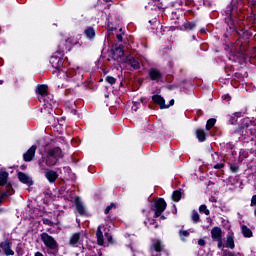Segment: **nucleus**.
Returning <instances> with one entry per match:
<instances>
[{"label": "nucleus", "instance_id": "f257e3e1", "mask_svg": "<svg viewBox=\"0 0 256 256\" xmlns=\"http://www.w3.org/2000/svg\"><path fill=\"white\" fill-rule=\"evenodd\" d=\"M61 157H63V152L60 148H54L49 150L46 159L45 157H42V160H39L38 165L42 171H45L47 167H53V165H56L58 159H61Z\"/></svg>", "mask_w": 256, "mask_h": 256}, {"label": "nucleus", "instance_id": "f03ea898", "mask_svg": "<svg viewBox=\"0 0 256 256\" xmlns=\"http://www.w3.org/2000/svg\"><path fill=\"white\" fill-rule=\"evenodd\" d=\"M59 75H64V79H66V81H75L83 77V74L79 68H77V70L69 69L67 72L59 71Z\"/></svg>", "mask_w": 256, "mask_h": 256}, {"label": "nucleus", "instance_id": "7ed1b4c3", "mask_svg": "<svg viewBox=\"0 0 256 256\" xmlns=\"http://www.w3.org/2000/svg\"><path fill=\"white\" fill-rule=\"evenodd\" d=\"M41 241L48 249L55 250L58 247L57 240L47 233L41 234Z\"/></svg>", "mask_w": 256, "mask_h": 256}, {"label": "nucleus", "instance_id": "20e7f679", "mask_svg": "<svg viewBox=\"0 0 256 256\" xmlns=\"http://www.w3.org/2000/svg\"><path fill=\"white\" fill-rule=\"evenodd\" d=\"M112 55L115 61H118L119 63H123L124 59H127V57H125L123 45L116 46L114 49H112Z\"/></svg>", "mask_w": 256, "mask_h": 256}, {"label": "nucleus", "instance_id": "39448f33", "mask_svg": "<svg viewBox=\"0 0 256 256\" xmlns=\"http://www.w3.org/2000/svg\"><path fill=\"white\" fill-rule=\"evenodd\" d=\"M155 217H161V213L167 209V202L163 198H159L154 203Z\"/></svg>", "mask_w": 256, "mask_h": 256}, {"label": "nucleus", "instance_id": "423d86ee", "mask_svg": "<svg viewBox=\"0 0 256 256\" xmlns=\"http://www.w3.org/2000/svg\"><path fill=\"white\" fill-rule=\"evenodd\" d=\"M123 63L130 65V67H133L134 69H141V61L133 56H126Z\"/></svg>", "mask_w": 256, "mask_h": 256}, {"label": "nucleus", "instance_id": "0eeeda50", "mask_svg": "<svg viewBox=\"0 0 256 256\" xmlns=\"http://www.w3.org/2000/svg\"><path fill=\"white\" fill-rule=\"evenodd\" d=\"M11 242L9 240H6L0 244V249L4 251V255L10 256V255H15V251L11 249Z\"/></svg>", "mask_w": 256, "mask_h": 256}, {"label": "nucleus", "instance_id": "6e6552de", "mask_svg": "<svg viewBox=\"0 0 256 256\" xmlns=\"http://www.w3.org/2000/svg\"><path fill=\"white\" fill-rule=\"evenodd\" d=\"M75 207L79 215H87V208L85 207V204H83V201H81V198H75Z\"/></svg>", "mask_w": 256, "mask_h": 256}, {"label": "nucleus", "instance_id": "1a4fd4ad", "mask_svg": "<svg viewBox=\"0 0 256 256\" xmlns=\"http://www.w3.org/2000/svg\"><path fill=\"white\" fill-rule=\"evenodd\" d=\"M152 101H154L156 105H159L160 109H169V105L165 104V98H163L161 95H153Z\"/></svg>", "mask_w": 256, "mask_h": 256}, {"label": "nucleus", "instance_id": "9d476101", "mask_svg": "<svg viewBox=\"0 0 256 256\" xmlns=\"http://www.w3.org/2000/svg\"><path fill=\"white\" fill-rule=\"evenodd\" d=\"M37 151V146L32 145L26 153H24V161H33V157H35V152Z\"/></svg>", "mask_w": 256, "mask_h": 256}, {"label": "nucleus", "instance_id": "9b49d317", "mask_svg": "<svg viewBox=\"0 0 256 256\" xmlns=\"http://www.w3.org/2000/svg\"><path fill=\"white\" fill-rule=\"evenodd\" d=\"M18 179L21 183H24V185H28V187H31V185H33V179H31L29 175L23 172L18 173Z\"/></svg>", "mask_w": 256, "mask_h": 256}, {"label": "nucleus", "instance_id": "f8f14e48", "mask_svg": "<svg viewBox=\"0 0 256 256\" xmlns=\"http://www.w3.org/2000/svg\"><path fill=\"white\" fill-rule=\"evenodd\" d=\"M149 77L152 81L159 82L161 81V77H163V74L158 69L151 68L149 70Z\"/></svg>", "mask_w": 256, "mask_h": 256}, {"label": "nucleus", "instance_id": "ddd939ff", "mask_svg": "<svg viewBox=\"0 0 256 256\" xmlns=\"http://www.w3.org/2000/svg\"><path fill=\"white\" fill-rule=\"evenodd\" d=\"M81 243V233H74L70 237L69 245H71L72 247H78V245H81Z\"/></svg>", "mask_w": 256, "mask_h": 256}, {"label": "nucleus", "instance_id": "4468645a", "mask_svg": "<svg viewBox=\"0 0 256 256\" xmlns=\"http://www.w3.org/2000/svg\"><path fill=\"white\" fill-rule=\"evenodd\" d=\"M50 63L52 65V67H54V69H59V67H61V65H63V60H61L60 56L53 55L50 58Z\"/></svg>", "mask_w": 256, "mask_h": 256}, {"label": "nucleus", "instance_id": "2eb2a0df", "mask_svg": "<svg viewBox=\"0 0 256 256\" xmlns=\"http://www.w3.org/2000/svg\"><path fill=\"white\" fill-rule=\"evenodd\" d=\"M45 177L49 181V183H55V181H57V178L59 177V175L55 171L47 170L45 173Z\"/></svg>", "mask_w": 256, "mask_h": 256}, {"label": "nucleus", "instance_id": "dca6fc26", "mask_svg": "<svg viewBox=\"0 0 256 256\" xmlns=\"http://www.w3.org/2000/svg\"><path fill=\"white\" fill-rule=\"evenodd\" d=\"M211 237L212 239H214V241H220V239H222V231L221 228L219 227H214L211 230Z\"/></svg>", "mask_w": 256, "mask_h": 256}, {"label": "nucleus", "instance_id": "f3484780", "mask_svg": "<svg viewBox=\"0 0 256 256\" xmlns=\"http://www.w3.org/2000/svg\"><path fill=\"white\" fill-rule=\"evenodd\" d=\"M103 227H105V226H103V225L98 226L97 231H96L98 245H103V243H104L103 231H102Z\"/></svg>", "mask_w": 256, "mask_h": 256}, {"label": "nucleus", "instance_id": "a211bd4d", "mask_svg": "<svg viewBox=\"0 0 256 256\" xmlns=\"http://www.w3.org/2000/svg\"><path fill=\"white\" fill-rule=\"evenodd\" d=\"M152 247L155 251H157V253H161V251H163V242H161V240H154Z\"/></svg>", "mask_w": 256, "mask_h": 256}, {"label": "nucleus", "instance_id": "6ab92c4d", "mask_svg": "<svg viewBox=\"0 0 256 256\" xmlns=\"http://www.w3.org/2000/svg\"><path fill=\"white\" fill-rule=\"evenodd\" d=\"M226 247L229 249H235V240L233 239V234L227 235Z\"/></svg>", "mask_w": 256, "mask_h": 256}, {"label": "nucleus", "instance_id": "aec40b11", "mask_svg": "<svg viewBox=\"0 0 256 256\" xmlns=\"http://www.w3.org/2000/svg\"><path fill=\"white\" fill-rule=\"evenodd\" d=\"M241 230H242V235L244 237H248V238L253 237V232L251 231V229H249V227L243 225L241 227Z\"/></svg>", "mask_w": 256, "mask_h": 256}, {"label": "nucleus", "instance_id": "412c9836", "mask_svg": "<svg viewBox=\"0 0 256 256\" xmlns=\"http://www.w3.org/2000/svg\"><path fill=\"white\" fill-rule=\"evenodd\" d=\"M47 89H48L47 85H45V84L39 85L37 87V93H39V95H42V97H43V96L47 95Z\"/></svg>", "mask_w": 256, "mask_h": 256}, {"label": "nucleus", "instance_id": "4be33fe9", "mask_svg": "<svg viewBox=\"0 0 256 256\" xmlns=\"http://www.w3.org/2000/svg\"><path fill=\"white\" fill-rule=\"evenodd\" d=\"M8 177H9V173L5 171H0V186L5 185V183H7Z\"/></svg>", "mask_w": 256, "mask_h": 256}, {"label": "nucleus", "instance_id": "5701e85b", "mask_svg": "<svg viewBox=\"0 0 256 256\" xmlns=\"http://www.w3.org/2000/svg\"><path fill=\"white\" fill-rule=\"evenodd\" d=\"M196 136L199 141L201 142L205 141V130L198 129L196 131Z\"/></svg>", "mask_w": 256, "mask_h": 256}, {"label": "nucleus", "instance_id": "b1692460", "mask_svg": "<svg viewBox=\"0 0 256 256\" xmlns=\"http://www.w3.org/2000/svg\"><path fill=\"white\" fill-rule=\"evenodd\" d=\"M85 35H86V37H88V39H93L95 37V29L87 28L85 30Z\"/></svg>", "mask_w": 256, "mask_h": 256}, {"label": "nucleus", "instance_id": "393cba45", "mask_svg": "<svg viewBox=\"0 0 256 256\" xmlns=\"http://www.w3.org/2000/svg\"><path fill=\"white\" fill-rule=\"evenodd\" d=\"M12 194H13V188L9 187L6 192H4L3 194H0V203L3 197H11Z\"/></svg>", "mask_w": 256, "mask_h": 256}, {"label": "nucleus", "instance_id": "a878e982", "mask_svg": "<svg viewBox=\"0 0 256 256\" xmlns=\"http://www.w3.org/2000/svg\"><path fill=\"white\" fill-rule=\"evenodd\" d=\"M172 199L173 201L179 202L181 201V192L180 191H174L173 195H172Z\"/></svg>", "mask_w": 256, "mask_h": 256}, {"label": "nucleus", "instance_id": "bb28decb", "mask_svg": "<svg viewBox=\"0 0 256 256\" xmlns=\"http://www.w3.org/2000/svg\"><path fill=\"white\" fill-rule=\"evenodd\" d=\"M216 121H217V120H215V119H213V118H211V119H209V120L207 121V123H206V129H207V131H209V129H211V128L215 125Z\"/></svg>", "mask_w": 256, "mask_h": 256}, {"label": "nucleus", "instance_id": "cd10ccee", "mask_svg": "<svg viewBox=\"0 0 256 256\" xmlns=\"http://www.w3.org/2000/svg\"><path fill=\"white\" fill-rule=\"evenodd\" d=\"M199 211H200V213H205L206 215H210V211H209V209H207V206L206 205H201L200 207H199Z\"/></svg>", "mask_w": 256, "mask_h": 256}, {"label": "nucleus", "instance_id": "c85d7f7f", "mask_svg": "<svg viewBox=\"0 0 256 256\" xmlns=\"http://www.w3.org/2000/svg\"><path fill=\"white\" fill-rule=\"evenodd\" d=\"M199 213L197 211H193L192 213V221H194V223H199Z\"/></svg>", "mask_w": 256, "mask_h": 256}, {"label": "nucleus", "instance_id": "c756f323", "mask_svg": "<svg viewBox=\"0 0 256 256\" xmlns=\"http://www.w3.org/2000/svg\"><path fill=\"white\" fill-rule=\"evenodd\" d=\"M106 81H107V83H109L110 85H115V83H116V79L113 77V76H107L106 77Z\"/></svg>", "mask_w": 256, "mask_h": 256}, {"label": "nucleus", "instance_id": "7c9ffc66", "mask_svg": "<svg viewBox=\"0 0 256 256\" xmlns=\"http://www.w3.org/2000/svg\"><path fill=\"white\" fill-rule=\"evenodd\" d=\"M185 29H188L189 31H191L192 29H195V23H193V22L186 23Z\"/></svg>", "mask_w": 256, "mask_h": 256}, {"label": "nucleus", "instance_id": "2f4dec72", "mask_svg": "<svg viewBox=\"0 0 256 256\" xmlns=\"http://www.w3.org/2000/svg\"><path fill=\"white\" fill-rule=\"evenodd\" d=\"M116 205L115 204H110L106 209H105V214L107 215L109 213V211H111V209H116Z\"/></svg>", "mask_w": 256, "mask_h": 256}, {"label": "nucleus", "instance_id": "473e14b6", "mask_svg": "<svg viewBox=\"0 0 256 256\" xmlns=\"http://www.w3.org/2000/svg\"><path fill=\"white\" fill-rule=\"evenodd\" d=\"M230 169H231V172L232 173H237V171H239V166L235 165V164H232L230 166Z\"/></svg>", "mask_w": 256, "mask_h": 256}, {"label": "nucleus", "instance_id": "72a5a7b5", "mask_svg": "<svg viewBox=\"0 0 256 256\" xmlns=\"http://www.w3.org/2000/svg\"><path fill=\"white\" fill-rule=\"evenodd\" d=\"M180 237H189V231L187 230L180 231Z\"/></svg>", "mask_w": 256, "mask_h": 256}, {"label": "nucleus", "instance_id": "f704fd0d", "mask_svg": "<svg viewBox=\"0 0 256 256\" xmlns=\"http://www.w3.org/2000/svg\"><path fill=\"white\" fill-rule=\"evenodd\" d=\"M105 237L108 240V243H113V238L111 237V235H109V233L105 232Z\"/></svg>", "mask_w": 256, "mask_h": 256}, {"label": "nucleus", "instance_id": "c9c22d12", "mask_svg": "<svg viewBox=\"0 0 256 256\" xmlns=\"http://www.w3.org/2000/svg\"><path fill=\"white\" fill-rule=\"evenodd\" d=\"M44 107H46V108H47V107H51V109H53L54 107H57V103H55V102H54L53 104H51V103H50V104L46 103V104L44 105Z\"/></svg>", "mask_w": 256, "mask_h": 256}, {"label": "nucleus", "instance_id": "e433bc0d", "mask_svg": "<svg viewBox=\"0 0 256 256\" xmlns=\"http://www.w3.org/2000/svg\"><path fill=\"white\" fill-rule=\"evenodd\" d=\"M225 165L223 163H218L216 165H214V169H223Z\"/></svg>", "mask_w": 256, "mask_h": 256}, {"label": "nucleus", "instance_id": "4c0bfd02", "mask_svg": "<svg viewBox=\"0 0 256 256\" xmlns=\"http://www.w3.org/2000/svg\"><path fill=\"white\" fill-rule=\"evenodd\" d=\"M198 245H200V247H204V245H205V240L199 239V240H198Z\"/></svg>", "mask_w": 256, "mask_h": 256}, {"label": "nucleus", "instance_id": "58836bf2", "mask_svg": "<svg viewBox=\"0 0 256 256\" xmlns=\"http://www.w3.org/2000/svg\"><path fill=\"white\" fill-rule=\"evenodd\" d=\"M216 241H218V248L223 249V241L221 239Z\"/></svg>", "mask_w": 256, "mask_h": 256}, {"label": "nucleus", "instance_id": "ea45409f", "mask_svg": "<svg viewBox=\"0 0 256 256\" xmlns=\"http://www.w3.org/2000/svg\"><path fill=\"white\" fill-rule=\"evenodd\" d=\"M251 205H252V206H255V205H256V195H254V196L252 197Z\"/></svg>", "mask_w": 256, "mask_h": 256}, {"label": "nucleus", "instance_id": "a19ab883", "mask_svg": "<svg viewBox=\"0 0 256 256\" xmlns=\"http://www.w3.org/2000/svg\"><path fill=\"white\" fill-rule=\"evenodd\" d=\"M117 39H118V41H123V34H117Z\"/></svg>", "mask_w": 256, "mask_h": 256}, {"label": "nucleus", "instance_id": "79ce46f5", "mask_svg": "<svg viewBox=\"0 0 256 256\" xmlns=\"http://www.w3.org/2000/svg\"><path fill=\"white\" fill-rule=\"evenodd\" d=\"M107 29H108V31H113V26H111V23H108Z\"/></svg>", "mask_w": 256, "mask_h": 256}, {"label": "nucleus", "instance_id": "37998d69", "mask_svg": "<svg viewBox=\"0 0 256 256\" xmlns=\"http://www.w3.org/2000/svg\"><path fill=\"white\" fill-rule=\"evenodd\" d=\"M222 98L224 99V101H225V100H226V101H229L230 96H229V95H224Z\"/></svg>", "mask_w": 256, "mask_h": 256}, {"label": "nucleus", "instance_id": "c03bdc74", "mask_svg": "<svg viewBox=\"0 0 256 256\" xmlns=\"http://www.w3.org/2000/svg\"><path fill=\"white\" fill-rule=\"evenodd\" d=\"M227 256H241V254L238 253V254L236 255L235 253H228Z\"/></svg>", "mask_w": 256, "mask_h": 256}, {"label": "nucleus", "instance_id": "a18cd8bd", "mask_svg": "<svg viewBox=\"0 0 256 256\" xmlns=\"http://www.w3.org/2000/svg\"><path fill=\"white\" fill-rule=\"evenodd\" d=\"M171 105H175V100H170V104L168 106L171 107Z\"/></svg>", "mask_w": 256, "mask_h": 256}, {"label": "nucleus", "instance_id": "49530a36", "mask_svg": "<svg viewBox=\"0 0 256 256\" xmlns=\"http://www.w3.org/2000/svg\"><path fill=\"white\" fill-rule=\"evenodd\" d=\"M35 256H43V253H41V252H36V253H35Z\"/></svg>", "mask_w": 256, "mask_h": 256}, {"label": "nucleus", "instance_id": "de8ad7c7", "mask_svg": "<svg viewBox=\"0 0 256 256\" xmlns=\"http://www.w3.org/2000/svg\"><path fill=\"white\" fill-rule=\"evenodd\" d=\"M132 110L137 111V106L135 104H134V106H132Z\"/></svg>", "mask_w": 256, "mask_h": 256}, {"label": "nucleus", "instance_id": "09e8293b", "mask_svg": "<svg viewBox=\"0 0 256 256\" xmlns=\"http://www.w3.org/2000/svg\"><path fill=\"white\" fill-rule=\"evenodd\" d=\"M44 223H46L47 225H49V223H51L49 220H45Z\"/></svg>", "mask_w": 256, "mask_h": 256}, {"label": "nucleus", "instance_id": "8fccbe9b", "mask_svg": "<svg viewBox=\"0 0 256 256\" xmlns=\"http://www.w3.org/2000/svg\"><path fill=\"white\" fill-rule=\"evenodd\" d=\"M243 153H245V151H242V152L240 153V157H243Z\"/></svg>", "mask_w": 256, "mask_h": 256}, {"label": "nucleus", "instance_id": "3c124183", "mask_svg": "<svg viewBox=\"0 0 256 256\" xmlns=\"http://www.w3.org/2000/svg\"><path fill=\"white\" fill-rule=\"evenodd\" d=\"M161 219H165V216H161Z\"/></svg>", "mask_w": 256, "mask_h": 256}, {"label": "nucleus", "instance_id": "603ef678", "mask_svg": "<svg viewBox=\"0 0 256 256\" xmlns=\"http://www.w3.org/2000/svg\"><path fill=\"white\" fill-rule=\"evenodd\" d=\"M106 2H109V1H111V0H105Z\"/></svg>", "mask_w": 256, "mask_h": 256}, {"label": "nucleus", "instance_id": "864d4df0", "mask_svg": "<svg viewBox=\"0 0 256 256\" xmlns=\"http://www.w3.org/2000/svg\"><path fill=\"white\" fill-rule=\"evenodd\" d=\"M16 251H17L18 254L20 253L19 250H16Z\"/></svg>", "mask_w": 256, "mask_h": 256}, {"label": "nucleus", "instance_id": "5fc2aeb1", "mask_svg": "<svg viewBox=\"0 0 256 256\" xmlns=\"http://www.w3.org/2000/svg\"><path fill=\"white\" fill-rule=\"evenodd\" d=\"M0 253H1V249H0Z\"/></svg>", "mask_w": 256, "mask_h": 256}]
</instances>
